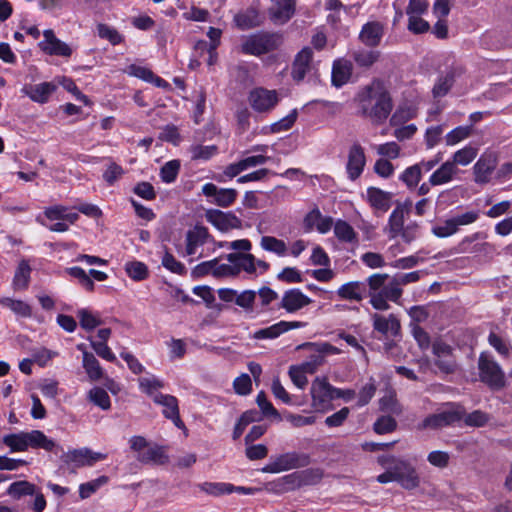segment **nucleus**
<instances>
[{"mask_svg": "<svg viewBox=\"0 0 512 512\" xmlns=\"http://www.w3.org/2000/svg\"><path fill=\"white\" fill-rule=\"evenodd\" d=\"M354 102L358 107V114L375 125L383 124L393 109L389 91L377 79L363 86L355 95Z\"/></svg>", "mask_w": 512, "mask_h": 512, "instance_id": "obj_1", "label": "nucleus"}, {"mask_svg": "<svg viewBox=\"0 0 512 512\" xmlns=\"http://www.w3.org/2000/svg\"><path fill=\"white\" fill-rule=\"evenodd\" d=\"M43 215L50 224L43 221L41 216L37 217V221L52 232H66L69 230V226L79 219L77 212L70 211L69 208L64 205L46 207L43 211Z\"/></svg>", "mask_w": 512, "mask_h": 512, "instance_id": "obj_2", "label": "nucleus"}, {"mask_svg": "<svg viewBox=\"0 0 512 512\" xmlns=\"http://www.w3.org/2000/svg\"><path fill=\"white\" fill-rule=\"evenodd\" d=\"M392 278L386 273H376L367 278L370 304L376 310L385 311L390 308L389 290L392 287Z\"/></svg>", "mask_w": 512, "mask_h": 512, "instance_id": "obj_3", "label": "nucleus"}, {"mask_svg": "<svg viewBox=\"0 0 512 512\" xmlns=\"http://www.w3.org/2000/svg\"><path fill=\"white\" fill-rule=\"evenodd\" d=\"M480 380L492 390H501L506 386L505 373L498 362L487 353H481L478 359Z\"/></svg>", "mask_w": 512, "mask_h": 512, "instance_id": "obj_4", "label": "nucleus"}, {"mask_svg": "<svg viewBox=\"0 0 512 512\" xmlns=\"http://www.w3.org/2000/svg\"><path fill=\"white\" fill-rule=\"evenodd\" d=\"M282 44V37L275 33H257L247 37L242 45L244 54L260 56L277 49Z\"/></svg>", "mask_w": 512, "mask_h": 512, "instance_id": "obj_5", "label": "nucleus"}, {"mask_svg": "<svg viewBox=\"0 0 512 512\" xmlns=\"http://www.w3.org/2000/svg\"><path fill=\"white\" fill-rule=\"evenodd\" d=\"M311 459L307 453L303 452H286L271 458V461L262 468L264 473H281L284 471L306 467L310 464Z\"/></svg>", "mask_w": 512, "mask_h": 512, "instance_id": "obj_6", "label": "nucleus"}, {"mask_svg": "<svg viewBox=\"0 0 512 512\" xmlns=\"http://www.w3.org/2000/svg\"><path fill=\"white\" fill-rule=\"evenodd\" d=\"M280 96L276 90L264 87H256L248 94V102L251 108L258 113H269L279 103Z\"/></svg>", "mask_w": 512, "mask_h": 512, "instance_id": "obj_7", "label": "nucleus"}, {"mask_svg": "<svg viewBox=\"0 0 512 512\" xmlns=\"http://www.w3.org/2000/svg\"><path fill=\"white\" fill-rule=\"evenodd\" d=\"M107 455L94 452L89 448L71 449L63 452L61 461L66 465H72L75 468L83 466H92L94 463L106 459Z\"/></svg>", "mask_w": 512, "mask_h": 512, "instance_id": "obj_8", "label": "nucleus"}, {"mask_svg": "<svg viewBox=\"0 0 512 512\" xmlns=\"http://www.w3.org/2000/svg\"><path fill=\"white\" fill-rule=\"evenodd\" d=\"M463 415L464 409L461 406L451 405L446 410L426 417L421 424V428L439 429L460 421Z\"/></svg>", "mask_w": 512, "mask_h": 512, "instance_id": "obj_9", "label": "nucleus"}, {"mask_svg": "<svg viewBox=\"0 0 512 512\" xmlns=\"http://www.w3.org/2000/svg\"><path fill=\"white\" fill-rule=\"evenodd\" d=\"M486 237L487 235L484 232H475L465 236L459 241L455 250L462 254L487 255L493 250V245L488 242H478Z\"/></svg>", "mask_w": 512, "mask_h": 512, "instance_id": "obj_10", "label": "nucleus"}, {"mask_svg": "<svg viewBox=\"0 0 512 512\" xmlns=\"http://www.w3.org/2000/svg\"><path fill=\"white\" fill-rule=\"evenodd\" d=\"M432 352L435 356V365L445 374L455 372L457 363L453 355V349L443 341H435L432 344Z\"/></svg>", "mask_w": 512, "mask_h": 512, "instance_id": "obj_11", "label": "nucleus"}, {"mask_svg": "<svg viewBox=\"0 0 512 512\" xmlns=\"http://www.w3.org/2000/svg\"><path fill=\"white\" fill-rule=\"evenodd\" d=\"M366 166V155L364 148L360 143H353L347 154L346 172L348 178L352 181L358 179Z\"/></svg>", "mask_w": 512, "mask_h": 512, "instance_id": "obj_12", "label": "nucleus"}, {"mask_svg": "<svg viewBox=\"0 0 512 512\" xmlns=\"http://www.w3.org/2000/svg\"><path fill=\"white\" fill-rule=\"evenodd\" d=\"M40 49L51 56L70 57L72 48L55 36L51 29L43 32V40L39 42Z\"/></svg>", "mask_w": 512, "mask_h": 512, "instance_id": "obj_13", "label": "nucleus"}, {"mask_svg": "<svg viewBox=\"0 0 512 512\" xmlns=\"http://www.w3.org/2000/svg\"><path fill=\"white\" fill-rule=\"evenodd\" d=\"M206 220L220 231H229L242 227V221L233 212H223L217 209L206 211Z\"/></svg>", "mask_w": 512, "mask_h": 512, "instance_id": "obj_14", "label": "nucleus"}, {"mask_svg": "<svg viewBox=\"0 0 512 512\" xmlns=\"http://www.w3.org/2000/svg\"><path fill=\"white\" fill-rule=\"evenodd\" d=\"M395 481L404 489L412 490L419 486L420 478L415 470L408 462L397 460L393 465Z\"/></svg>", "mask_w": 512, "mask_h": 512, "instance_id": "obj_15", "label": "nucleus"}, {"mask_svg": "<svg viewBox=\"0 0 512 512\" xmlns=\"http://www.w3.org/2000/svg\"><path fill=\"white\" fill-rule=\"evenodd\" d=\"M497 166V157L492 152L483 153L473 167L474 180L478 184H486Z\"/></svg>", "mask_w": 512, "mask_h": 512, "instance_id": "obj_16", "label": "nucleus"}, {"mask_svg": "<svg viewBox=\"0 0 512 512\" xmlns=\"http://www.w3.org/2000/svg\"><path fill=\"white\" fill-rule=\"evenodd\" d=\"M202 193L206 197H213V203L223 208L231 206L238 196L237 190L232 188H218L213 183L204 184Z\"/></svg>", "mask_w": 512, "mask_h": 512, "instance_id": "obj_17", "label": "nucleus"}, {"mask_svg": "<svg viewBox=\"0 0 512 512\" xmlns=\"http://www.w3.org/2000/svg\"><path fill=\"white\" fill-rule=\"evenodd\" d=\"M24 441L26 450L32 449H43L47 452H63L61 446H59L53 439L48 438L44 432L40 430H32L30 432H24Z\"/></svg>", "mask_w": 512, "mask_h": 512, "instance_id": "obj_18", "label": "nucleus"}, {"mask_svg": "<svg viewBox=\"0 0 512 512\" xmlns=\"http://www.w3.org/2000/svg\"><path fill=\"white\" fill-rule=\"evenodd\" d=\"M154 403L163 406L162 413L164 417L170 419L176 427L185 428L184 422L180 418L178 400L175 396L155 394Z\"/></svg>", "mask_w": 512, "mask_h": 512, "instance_id": "obj_19", "label": "nucleus"}, {"mask_svg": "<svg viewBox=\"0 0 512 512\" xmlns=\"http://www.w3.org/2000/svg\"><path fill=\"white\" fill-rule=\"evenodd\" d=\"M333 386L326 379L316 378L311 385L312 405L316 409L323 408L333 400Z\"/></svg>", "mask_w": 512, "mask_h": 512, "instance_id": "obj_20", "label": "nucleus"}, {"mask_svg": "<svg viewBox=\"0 0 512 512\" xmlns=\"http://www.w3.org/2000/svg\"><path fill=\"white\" fill-rule=\"evenodd\" d=\"M312 59L313 51L310 47H304L296 54L291 71V76L295 81H302L311 71Z\"/></svg>", "mask_w": 512, "mask_h": 512, "instance_id": "obj_21", "label": "nucleus"}, {"mask_svg": "<svg viewBox=\"0 0 512 512\" xmlns=\"http://www.w3.org/2000/svg\"><path fill=\"white\" fill-rule=\"evenodd\" d=\"M57 89L53 82H42L39 84H26L21 92L28 96L33 102L44 104L48 102L50 96Z\"/></svg>", "mask_w": 512, "mask_h": 512, "instance_id": "obj_22", "label": "nucleus"}, {"mask_svg": "<svg viewBox=\"0 0 512 512\" xmlns=\"http://www.w3.org/2000/svg\"><path fill=\"white\" fill-rule=\"evenodd\" d=\"M211 239L208 229L204 226L196 225L189 229L186 233V254L195 255L200 247L206 244Z\"/></svg>", "mask_w": 512, "mask_h": 512, "instance_id": "obj_23", "label": "nucleus"}, {"mask_svg": "<svg viewBox=\"0 0 512 512\" xmlns=\"http://www.w3.org/2000/svg\"><path fill=\"white\" fill-rule=\"evenodd\" d=\"M373 328L385 337H395L399 334L401 325L398 318L394 314L385 317L380 314H373Z\"/></svg>", "mask_w": 512, "mask_h": 512, "instance_id": "obj_24", "label": "nucleus"}, {"mask_svg": "<svg viewBox=\"0 0 512 512\" xmlns=\"http://www.w3.org/2000/svg\"><path fill=\"white\" fill-rule=\"evenodd\" d=\"M312 300L299 289H289L282 296L280 307L288 313H294L309 305Z\"/></svg>", "mask_w": 512, "mask_h": 512, "instance_id": "obj_25", "label": "nucleus"}, {"mask_svg": "<svg viewBox=\"0 0 512 512\" xmlns=\"http://www.w3.org/2000/svg\"><path fill=\"white\" fill-rule=\"evenodd\" d=\"M305 324L299 321H279L269 327L259 329L254 333L255 339H275L283 333L303 327Z\"/></svg>", "mask_w": 512, "mask_h": 512, "instance_id": "obj_26", "label": "nucleus"}, {"mask_svg": "<svg viewBox=\"0 0 512 512\" xmlns=\"http://www.w3.org/2000/svg\"><path fill=\"white\" fill-rule=\"evenodd\" d=\"M384 34V27L380 22L372 21L363 25L359 39L360 41L369 47L378 46Z\"/></svg>", "mask_w": 512, "mask_h": 512, "instance_id": "obj_27", "label": "nucleus"}, {"mask_svg": "<svg viewBox=\"0 0 512 512\" xmlns=\"http://www.w3.org/2000/svg\"><path fill=\"white\" fill-rule=\"evenodd\" d=\"M353 71L352 63L347 59H337L332 66L331 82L332 85L340 88L351 78Z\"/></svg>", "mask_w": 512, "mask_h": 512, "instance_id": "obj_28", "label": "nucleus"}, {"mask_svg": "<svg viewBox=\"0 0 512 512\" xmlns=\"http://www.w3.org/2000/svg\"><path fill=\"white\" fill-rule=\"evenodd\" d=\"M295 12V0H273L270 8L271 19L277 24L287 22Z\"/></svg>", "mask_w": 512, "mask_h": 512, "instance_id": "obj_29", "label": "nucleus"}, {"mask_svg": "<svg viewBox=\"0 0 512 512\" xmlns=\"http://www.w3.org/2000/svg\"><path fill=\"white\" fill-rule=\"evenodd\" d=\"M459 171L458 167H455L450 160H447L431 174L429 184L431 186L447 184L454 180Z\"/></svg>", "mask_w": 512, "mask_h": 512, "instance_id": "obj_30", "label": "nucleus"}, {"mask_svg": "<svg viewBox=\"0 0 512 512\" xmlns=\"http://www.w3.org/2000/svg\"><path fill=\"white\" fill-rule=\"evenodd\" d=\"M341 299L360 302L366 295V284L360 281H351L343 284L337 290Z\"/></svg>", "mask_w": 512, "mask_h": 512, "instance_id": "obj_31", "label": "nucleus"}, {"mask_svg": "<svg viewBox=\"0 0 512 512\" xmlns=\"http://www.w3.org/2000/svg\"><path fill=\"white\" fill-rule=\"evenodd\" d=\"M420 279V272L413 271L392 277V287L389 290L390 301L397 302L402 296V286L417 282Z\"/></svg>", "mask_w": 512, "mask_h": 512, "instance_id": "obj_32", "label": "nucleus"}, {"mask_svg": "<svg viewBox=\"0 0 512 512\" xmlns=\"http://www.w3.org/2000/svg\"><path fill=\"white\" fill-rule=\"evenodd\" d=\"M366 193L367 200L374 209L386 212L391 207L392 193L376 187H369Z\"/></svg>", "mask_w": 512, "mask_h": 512, "instance_id": "obj_33", "label": "nucleus"}, {"mask_svg": "<svg viewBox=\"0 0 512 512\" xmlns=\"http://www.w3.org/2000/svg\"><path fill=\"white\" fill-rule=\"evenodd\" d=\"M226 259L238 269V275L241 271H245L248 274L256 272V258L250 253L233 252L228 254Z\"/></svg>", "mask_w": 512, "mask_h": 512, "instance_id": "obj_34", "label": "nucleus"}, {"mask_svg": "<svg viewBox=\"0 0 512 512\" xmlns=\"http://www.w3.org/2000/svg\"><path fill=\"white\" fill-rule=\"evenodd\" d=\"M137 460L144 464L162 465L168 461L165 449L159 445H149L145 451L136 456Z\"/></svg>", "mask_w": 512, "mask_h": 512, "instance_id": "obj_35", "label": "nucleus"}, {"mask_svg": "<svg viewBox=\"0 0 512 512\" xmlns=\"http://www.w3.org/2000/svg\"><path fill=\"white\" fill-rule=\"evenodd\" d=\"M334 235L336 238L346 244L357 245L358 234L354 228L346 221L338 219L334 224Z\"/></svg>", "mask_w": 512, "mask_h": 512, "instance_id": "obj_36", "label": "nucleus"}, {"mask_svg": "<svg viewBox=\"0 0 512 512\" xmlns=\"http://www.w3.org/2000/svg\"><path fill=\"white\" fill-rule=\"evenodd\" d=\"M478 148L472 145H466L465 147L457 150L450 159L451 163L455 167L469 165L478 155Z\"/></svg>", "mask_w": 512, "mask_h": 512, "instance_id": "obj_37", "label": "nucleus"}, {"mask_svg": "<svg viewBox=\"0 0 512 512\" xmlns=\"http://www.w3.org/2000/svg\"><path fill=\"white\" fill-rule=\"evenodd\" d=\"M83 367L88 375V377L92 380H99L103 376V370L100 366L99 361L95 358L92 353L83 352Z\"/></svg>", "mask_w": 512, "mask_h": 512, "instance_id": "obj_38", "label": "nucleus"}, {"mask_svg": "<svg viewBox=\"0 0 512 512\" xmlns=\"http://www.w3.org/2000/svg\"><path fill=\"white\" fill-rule=\"evenodd\" d=\"M473 133V125L457 126L448 132L444 139L447 146H455L468 139Z\"/></svg>", "mask_w": 512, "mask_h": 512, "instance_id": "obj_39", "label": "nucleus"}, {"mask_svg": "<svg viewBox=\"0 0 512 512\" xmlns=\"http://www.w3.org/2000/svg\"><path fill=\"white\" fill-rule=\"evenodd\" d=\"M36 486L28 481H16L10 484L7 494L14 499H20L23 496L34 495Z\"/></svg>", "mask_w": 512, "mask_h": 512, "instance_id": "obj_40", "label": "nucleus"}, {"mask_svg": "<svg viewBox=\"0 0 512 512\" xmlns=\"http://www.w3.org/2000/svg\"><path fill=\"white\" fill-rule=\"evenodd\" d=\"M0 304L6 308H9L12 312L20 317L28 318L32 315V309L30 305L22 300H16L7 297L0 299Z\"/></svg>", "mask_w": 512, "mask_h": 512, "instance_id": "obj_41", "label": "nucleus"}, {"mask_svg": "<svg viewBox=\"0 0 512 512\" xmlns=\"http://www.w3.org/2000/svg\"><path fill=\"white\" fill-rule=\"evenodd\" d=\"M198 487L202 492L218 497L224 494H231L233 484L224 482H203L199 484Z\"/></svg>", "mask_w": 512, "mask_h": 512, "instance_id": "obj_42", "label": "nucleus"}, {"mask_svg": "<svg viewBox=\"0 0 512 512\" xmlns=\"http://www.w3.org/2000/svg\"><path fill=\"white\" fill-rule=\"evenodd\" d=\"M263 250L272 252L278 256H285L287 252L286 243L273 236H263L260 241Z\"/></svg>", "mask_w": 512, "mask_h": 512, "instance_id": "obj_43", "label": "nucleus"}, {"mask_svg": "<svg viewBox=\"0 0 512 512\" xmlns=\"http://www.w3.org/2000/svg\"><path fill=\"white\" fill-rule=\"evenodd\" d=\"M404 228V211L400 208L393 210L388 221V233L390 238L397 237Z\"/></svg>", "mask_w": 512, "mask_h": 512, "instance_id": "obj_44", "label": "nucleus"}, {"mask_svg": "<svg viewBox=\"0 0 512 512\" xmlns=\"http://www.w3.org/2000/svg\"><path fill=\"white\" fill-rule=\"evenodd\" d=\"M31 268L26 261H21L13 278L15 289H25L30 279Z\"/></svg>", "mask_w": 512, "mask_h": 512, "instance_id": "obj_45", "label": "nucleus"}, {"mask_svg": "<svg viewBox=\"0 0 512 512\" xmlns=\"http://www.w3.org/2000/svg\"><path fill=\"white\" fill-rule=\"evenodd\" d=\"M455 228L459 232L462 226H468L475 223L480 218L479 210H468L463 213H458L450 216Z\"/></svg>", "mask_w": 512, "mask_h": 512, "instance_id": "obj_46", "label": "nucleus"}, {"mask_svg": "<svg viewBox=\"0 0 512 512\" xmlns=\"http://www.w3.org/2000/svg\"><path fill=\"white\" fill-rule=\"evenodd\" d=\"M308 219L313 221L316 229L322 234L329 232L332 227L334 228L335 223L333 222L332 217L323 216L319 210L312 211L309 214Z\"/></svg>", "mask_w": 512, "mask_h": 512, "instance_id": "obj_47", "label": "nucleus"}, {"mask_svg": "<svg viewBox=\"0 0 512 512\" xmlns=\"http://www.w3.org/2000/svg\"><path fill=\"white\" fill-rule=\"evenodd\" d=\"M138 383L141 391L152 397L153 400L154 395L159 394L157 390L164 387V383L155 376L141 377L138 379Z\"/></svg>", "mask_w": 512, "mask_h": 512, "instance_id": "obj_48", "label": "nucleus"}, {"mask_svg": "<svg viewBox=\"0 0 512 512\" xmlns=\"http://www.w3.org/2000/svg\"><path fill=\"white\" fill-rule=\"evenodd\" d=\"M234 21L239 28L249 29L258 25V13L254 9H249L235 15Z\"/></svg>", "mask_w": 512, "mask_h": 512, "instance_id": "obj_49", "label": "nucleus"}, {"mask_svg": "<svg viewBox=\"0 0 512 512\" xmlns=\"http://www.w3.org/2000/svg\"><path fill=\"white\" fill-rule=\"evenodd\" d=\"M89 400L103 410H108L111 407V401L108 393L100 388L94 387L88 393Z\"/></svg>", "mask_w": 512, "mask_h": 512, "instance_id": "obj_50", "label": "nucleus"}, {"mask_svg": "<svg viewBox=\"0 0 512 512\" xmlns=\"http://www.w3.org/2000/svg\"><path fill=\"white\" fill-rule=\"evenodd\" d=\"M431 232L438 238H448L458 233L450 217L434 225Z\"/></svg>", "mask_w": 512, "mask_h": 512, "instance_id": "obj_51", "label": "nucleus"}, {"mask_svg": "<svg viewBox=\"0 0 512 512\" xmlns=\"http://www.w3.org/2000/svg\"><path fill=\"white\" fill-rule=\"evenodd\" d=\"M108 482L107 476H100L92 481L82 483L79 486V496L81 499H87L94 494L101 486Z\"/></svg>", "mask_w": 512, "mask_h": 512, "instance_id": "obj_52", "label": "nucleus"}, {"mask_svg": "<svg viewBox=\"0 0 512 512\" xmlns=\"http://www.w3.org/2000/svg\"><path fill=\"white\" fill-rule=\"evenodd\" d=\"M421 178L422 174L420 173L419 167L415 164L406 168L399 177L409 189L416 188Z\"/></svg>", "mask_w": 512, "mask_h": 512, "instance_id": "obj_53", "label": "nucleus"}, {"mask_svg": "<svg viewBox=\"0 0 512 512\" xmlns=\"http://www.w3.org/2000/svg\"><path fill=\"white\" fill-rule=\"evenodd\" d=\"M77 316L79 318L80 326L87 331L95 329L102 323L100 318L88 309H80L77 312Z\"/></svg>", "mask_w": 512, "mask_h": 512, "instance_id": "obj_54", "label": "nucleus"}, {"mask_svg": "<svg viewBox=\"0 0 512 512\" xmlns=\"http://www.w3.org/2000/svg\"><path fill=\"white\" fill-rule=\"evenodd\" d=\"M461 420L470 427H483L489 422L490 415L481 410H474L468 414L464 413Z\"/></svg>", "mask_w": 512, "mask_h": 512, "instance_id": "obj_55", "label": "nucleus"}, {"mask_svg": "<svg viewBox=\"0 0 512 512\" xmlns=\"http://www.w3.org/2000/svg\"><path fill=\"white\" fill-rule=\"evenodd\" d=\"M379 58V52L369 50H358L353 53V59L360 67L368 68Z\"/></svg>", "mask_w": 512, "mask_h": 512, "instance_id": "obj_56", "label": "nucleus"}, {"mask_svg": "<svg viewBox=\"0 0 512 512\" xmlns=\"http://www.w3.org/2000/svg\"><path fill=\"white\" fill-rule=\"evenodd\" d=\"M488 343L503 357H508L512 349L509 341L494 332H490Z\"/></svg>", "mask_w": 512, "mask_h": 512, "instance_id": "obj_57", "label": "nucleus"}, {"mask_svg": "<svg viewBox=\"0 0 512 512\" xmlns=\"http://www.w3.org/2000/svg\"><path fill=\"white\" fill-rule=\"evenodd\" d=\"M97 33L100 38L108 40L112 45L123 41V36L115 28L106 24H98Z\"/></svg>", "mask_w": 512, "mask_h": 512, "instance_id": "obj_58", "label": "nucleus"}, {"mask_svg": "<svg viewBox=\"0 0 512 512\" xmlns=\"http://www.w3.org/2000/svg\"><path fill=\"white\" fill-rule=\"evenodd\" d=\"M125 270L129 277L136 281L144 280L148 276L147 266L139 261L128 262Z\"/></svg>", "mask_w": 512, "mask_h": 512, "instance_id": "obj_59", "label": "nucleus"}, {"mask_svg": "<svg viewBox=\"0 0 512 512\" xmlns=\"http://www.w3.org/2000/svg\"><path fill=\"white\" fill-rule=\"evenodd\" d=\"M3 443L9 447L12 452L26 451L24 432L5 435L3 437Z\"/></svg>", "mask_w": 512, "mask_h": 512, "instance_id": "obj_60", "label": "nucleus"}, {"mask_svg": "<svg viewBox=\"0 0 512 512\" xmlns=\"http://www.w3.org/2000/svg\"><path fill=\"white\" fill-rule=\"evenodd\" d=\"M180 169L178 160H171L164 164L161 168L160 176L163 182L172 183L176 180Z\"/></svg>", "mask_w": 512, "mask_h": 512, "instance_id": "obj_61", "label": "nucleus"}, {"mask_svg": "<svg viewBox=\"0 0 512 512\" xmlns=\"http://www.w3.org/2000/svg\"><path fill=\"white\" fill-rule=\"evenodd\" d=\"M213 264V276L216 278L235 277L238 275V269L235 268L233 263H220L218 259H213Z\"/></svg>", "mask_w": 512, "mask_h": 512, "instance_id": "obj_62", "label": "nucleus"}, {"mask_svg": "<svg viewBox=\"0 0 512 512\" xmlns=\"http://www.w3.org/2000/svg\"><path fill=\"white\" fill-rule=\"evenodd\" d=\"M233 389L238 395H248L252 392V381L248 374L243 373L233 381Z\"/></svg>", "mask_w": 512, "mask_h": 512, "instance_id": "obj_63", "label": "nucleus"}, {"mask_svg": "<svg viewBox=\"0 0 512 512\" xmlns=\"http://www.w3.org/2000/svg\"><path fill=\"white\" fill-rule=\"evenodd\" d=\"M397 427L396 420L391 416L379 417L373 425L374 431L377 434H386L393 432Z\"/></svg>", "mask_w": 512, "mask_h": 512, "instance_id": "obj_64", "label": "nucleus"}]
</instances>
